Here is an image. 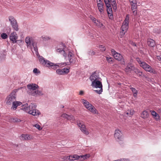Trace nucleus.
Segmentation results:
<instances>
[{
	"label": "nucleus",
	"mask_w": 161,
	"mask_h": 161,
	"mask_svg": "<svg viewBox=\"0 0 161 161\" xmlns=\"http://www.w3.org/2000/svg\"><path fill=\"white\" fill-rule=\"evenodd\" d=\"M36 107L37 105L34 103H31L29 105L28 104L26 103L23 105L21 109L33 116H38L41 114V113L37 109Z\"/></svg>",
	"instance_id": "obj_1"
},
{
	"label": "nucleus",
	"mask_w": 161,
	"mask_h": 161,
	"mask_svg": "<svg viewBox=\"0 0 161 161\" xmlns=\"http://www.w3.org/2000/svg\"><path fill=\"white\" fill-rule=\"evenodd\" d=\"M39 61L43 65H46L47 67H51L54 70L57 69L59 66L58 64H54V63L51 62L49 60L45 59L42 57H40Z\"/></svg>",
	"instance_id": "obj_2"
},
{
	"label": "nucleus",
	"mask_w": 161,
	"mask_h": 161,
	"mask_svg": "<svg viewBox=\"0 0 161 161\" xmlns=\"http://www.w3.org/2000/svg\"><path fill=\"white\" fill-rule=\"evenodd\" d=\"M137 60L140 66L146 71L154 74L156 73L155 70L145 62L142 61L139 58H137Z\"/></svg>",
	"instance_id": "obj_3"
},
{
	"label": "nucleus",
	"mask_w": 161,
	"mask_h": 161,
	"mask_svg": "<svg viewBox=\"0 0 161 161\" xmlns=\"http://www.w3.org/2000/svg\"><path fill=\"white\" fill-rule=\"evenodd\" d=\"M92 86L96 88H99L100 89L94 90V91L98 94H101L103 92V86L100 80H98L93 82H92Z\"/></svg>",
	"instance_id": "obj_4"
},
{
	"label": "nucleus",
	"mask_w": 161,
	"mask_h": 161,
	"mask_svg": "<svg viewBox=\"0 0 161 161\" xmlns=\"http://www.w3.org/2000/svg\"><path fill=\"white\" fill-rule=\"evenodd\" d=\"M16 92L14 90L13 91L10 95L7 97L6 99V103L7 104L10 105L13 103V102H15L16 98Z\"/></svg>",
	"instance_id": "obj_5"
},
{
	"label": "nucleus",
	"mask_w": 161,
	"mask_h": 161,
	"mask_svg": "<svg viewBox=\"0 0 161 161\" xmlns=\"http://www.w3.org/2000/svg\"><path fill=\"white\" fill-rule=\"evenodd\" d=\"M129 22V15L128 14L126 15L125 19L121 27V30L127 32L128 28Z\"/></svg>",
	"instance_id": "obj_6"
},
{
	"label": "nucleus",
	"mask_w": 161,
	"mask_h": 161,
	"mask_svg": "<svg viewBox=\"0 0 161 161\" xmlns=\"http://www.w3.org/2000/svg\"><path fill=\"white\" fill-rule=\"evenodd\" d=\"M65 47L66 46L64 44L62 43L59 45V47L56 49L57 52L60 53H63V55L65 58H67V53L64 50Z\"/></svg>",
	"instance_id": "obj_7"
},
{
	"label": "nucleus",
	"mask_w": 161,
	"mask_h": 161,
	"mask_svg": "<svg viewBox=\"0 0 161 161\" xmlns=\"http://www.w3.org/2000/svg\"><path fill=\"white\" fill-rule=\"evenodd\" d=\"M27 87L28 89L27 91L28 94L31 95L32 92H35V90L38 87V86L36 84H32L28 85Z\"/></svg>",
	"instance_id": "obj_8"
},
{
	"label": "nucleus",
	"mask_w": 161,
	"mask_h": 161,
	"mask_svg": "<svg viewBox=\"0 0 161 161\" xmlns=\"http://www.w3.org/2000/svg\"><path fill=\"white\" fill-rule=\"evenodd\" d=\"M114 136L117 141H122L123 140V134L121 131L119 130H115Z\"/></svg>",
	"instance_id": "obj_9"
},
{
	"label": "nucleus",
	"mask_w": 161,
	"mask_h": 161,
	"mask_svg": "<svg viewBox=\"0 0 161 161\" xmlns=\"http://www.w3.org/2000/svg\"><path fill=\"white\" fill-rule=\"evenodd\" d=\"M107 8V11L108 16L110 19L113 20L114 19L113 14V11L112 7L110 3L106 4H105Z\"/></svg>",
	"instance_id": "obj_10"
},
{
	"label": "nucleus",
	"mask_w": 161,
	"mask_h": 161,
	"mask_svg": "<svg viewBox=\"0 0 161 161\" xmlns=\"http://www.w3.org/2000/svg\"><path fill=\"white\" fill-rule=\"evenodd\" d=\"M77 125L80 128L81 130L86 135H88L89 132L86 128L85 125L82 123V121H80L77 122Z\"/></svg>",
	"instance_id": "obj_11"
},
{
	"label": "nucleus",
	"mask_w": 161,
	"mask_h": 161,
	"mask_svg": "<svg viewBox=\"0 0 161 161\" xmlns=\"http://www.w3.org/2000/svg\"><path fill=\"white\" fill-rule=\"evenodd\" d=\"M89 79L92 82L101 79L98 74L96 71L94 72L90 76Z\"/></svg>",
	"instance_id": "obj_12"
},
{
	"label": "nucleus",
	"mask_w": 161,
	"mask_h": 161,
	"mask_svg": "<svg viewBox=\"0 0 161 161\" xmlns=\"http://www.w3.org/2000/svg\"><path fill=\"white\" fill-rule=\"evenodd\" d=\"M111 52L114 58L115 59L119 60L122 59L123 56L120 54L117 53L114 49H112Z\"/></svg>",
	"instance_id": "obj_13"
},
{
	"label": "nucleus",
	"mask_w": 161,
	"mask_h": 161,
	"mask_svg": "<svg viewBox=\"0 0 161 161\" xmlns=\"http://www.w3.org/2000/svg\"><path fill=\"white\" fill-rule=\"evenodd\" d=\"M69 72V69L64 68L63 69H58L56 70V73L58 75H64Z\"/></svg>",
	"instance_id": "obj_14"
},
{
	"label": "nucleus",
	"mask_w": 161,
	"mask_h": 161,
	"mask_svg": "<svg viewBox=\"0 0 161 161\" xmlns=\"http://www.w3.org/2000/svg\"><path fill=\"white\" fill-rule=\"evenodd\" d=\"M9 38L10 40L13 42L14 43H16L17 42H21V41L20 40H16L18 38V36L16 32L12 33L10 36Z\"/></svg>",
	"instance_id": "obj_15"
},
{
	"label": "nucleus",
	"mask_w": 161,
	"mask_h": 161,
	"mask_svg": "<svg viewBox=\"0 0 161 161\" xmlns=\"http://www.w3.org/2000/svg\"><path fill=\"white\" fill-rule=\"evenodd\" d=\"M135 68V67L132 64L128 63L125 69V71L126 73H130L132 70H134Z\"/></svg>",
	"instance_id": "obj_16"
},
{
	"label": "nucleus",
	"mask_w": 161,
	"mask_h": 161,
	"mask_svg": "<svg viewBox=\"0 0 161 161\" xmlns=\"http://www.w3.org/2000/svg\"><path fill=\"white\" fill-rule=\"evenodd\" d=\"M97 7L98 9L101 14H103L104 13V4L103 2L97 3Z\"/></svg>",
	"instance_id": "obj_17"
},
{
	"label": "nucleus",
	"mask_w": 161,
	"mask_h": 161,
	"mask_svg": "<svg viewBox=\"0 0 161 161\" xmlns=\"http://www.w3.org/2000/svg\"><path fill=\"white\" fill-rule=\"evenodd\" d=\"M150 112L151 113L153 118L154 119L158 121L160 119V116L159 114L155 111L153 110H150Z\"/></svg>",
	"instance_id": "obj_18"
},
{
	"label": "nucleus",
	"mask_w": 161,
	"mask_h": 161,
	"mask_svg": "<svg viewBox=\"0 0 161 161\" xmlns=\"http://www.w3.org/2000/svg\"><path fill=\"white\" fill-rule=\"evenodd\" d=\"M32 45L33 47L34 51L35 52L36 54L37 57H38L39 59H40V57H42L39 55V53L38 52V49L37 47V43L35 42H32Z\"/></svg>",
	"instance_id": "obj_19"
},
{
	"label": "nucleus",
	"mask_w": 161,
	"mask_h": 161,
	"mask_svg": "<svg viewBox=\"0 0 161 161\" xmlns=\"http://www.w3.org/2000/svg\"><path fill=\"white\" fill-rule=\"evenodd\" d=\"M62 117L67 119L68 120H69L71 121H74V116L71 115H69L64 113L62 114Z\"/></svg>",
	"instance_id": "obj_20"
},
{
	"label": "nucleus",
	"mask_w": 161,
	"mask_h": 161,
	"mask_svg": "<svg viewBox=\"0 0 161 161\" xmlns=\"http://www.w3.org/2000/svg\"><path fill=\"white\" fill-rule=\"evenodd\" d=\"M147 44L149 46L151 47H154L156 45L155 41L151 38H149L147 39Z\"/></svg>",
	"instance_id": "obj_21"
},
{
	"label": "nucleus",
	"mask_w": 161,
	"mask_h": 161,
	"mask_svg": "<svg viewBox=\"0 0 161 161\" xmlns=\"http://www.w3.org/2000/svg\"><path fill=\"white\" fill-rule=\"evenodd\" d=\"M81 102L87 109H88L89 108V107H90V106H91L92 105L90 103L84 99H82Z\"/></svg>",
	"instance_id": "obj_22"
},
{
	"label": "nucleus",
	"mask_w": 161,
	"mask_h": 161,
	"mask_svg": "<svg viewBox=\"0 0 161 161\" xmlns=\"http://www.w3.org/2000/svg\"><path fill=\"white\" fill-rule=\"evenodd\" d=\"M22 103L19 101H15L12 103V106L11 107L12 109L14 110H15L18 106L20 105Z\"/></svg>",
	"instance_id": "obj_23"
},
{
	"label": "nucleus",
	"mask_w": 161,
	"mask_h": 161,
	"mask_svg": "<svg viewBox=\"0 0 161 161\" xmlns=\"http://www.w3.org/2000/svg\"><path fill=\"white\" fill-rule=\"evenodd\" d=\"M134 72L140 77H142L143 76H144L142 72L141 71L140 69H138L135 68L134 70Z\"/></svg>",
	"instance_id": "obj_24"
},
{
	"label": "nucleus",
	"mask_w": 161,
	"mask_h": 161,
	"mask_svg": "<svg viewBox=\"0 0 161 161\" xmlns=\"http://www.w3.org/2000/svg\"><path fill=\"white\" fill-rule=\"evenodd\" d=\"M43 95V93L41 91L37 90L35 92H33L31 94V96L36 97L37 96H41Z\"/></svg>",
	"instance_id": "obj_25"
},
{
	"label": "nucleus",
	"mask_w": 161,
	"mask_h": 161,
	"mask_svg": "<svg viewBox=\"0 0 161 161\" xmlns=\"http://www.w3.org/2000/svg\"><path fill=\"white\" fill-rule=\"evenodd\" d=\"M80 159V157L77 155L75 154L72 156H70L69 157V159L70 161H73L76 159Z\"/></svg>",
	"instance_id": "obj_26"
},
{
	"label": "nucleus",
	"mask_w": 161,
	"mask_h": 161,
	"mask_svg": "<svg viewBox=\"0 0 161 161\" xmlns=\"http://www.w3.org/2000/svg\"><path fill=\"white\" fill-rule=\"evenodd\" d=\"M89 108L88 109H87L90 111L92 112V113L93 114H97V110L94 107V106H93L92 105L91 106H90V107H89Z\"/></svg>",
	"instance_id": "obj_27"
},
{
	"label": "nucleus",
	"mask_w": 161,
	"mask_h": 161,
	"mask_svg": "<svg viewBox=\"0 0 161 161\" xmlns=\"http://www.w3.org/2000/svg\"><path fill=\"white\" fill-rule=\"evenodd\" d=\"M74 54L71 52H69L68 54V57L69 61V63H71L73 62V59Z\"/></svg>",
	"instance_id": "obj_28"
},
{
	"label": "nucleus",
	"mask_w": 161,
	"mask_h": 161,
	"mask_svg": "<svg viewBox=\"0 0 161 161\" xmlns=\"http://www.w3.org/2000/svg\"><path fill=\"white\" fill-rule=\"evenodd\" d=\"M149 116V115L148 112L146 110L143 111L141 114L142 117L144 119H146L148 118Z\"/></svg>",
	"instance_id": "obj_29"
},
{
	"label": "nucleus",
	"mask_w": 161,
	"mask_h": 161,
	"mask_svg": "<svg viewBox=\"0 0 161 161\" xmlns=\"http://www.w3.org/2000/svg\"><path fill=\"white\" fill-rule=\"evenodd\" d=\"M109 1L110 3H111L113 9L114 10H116L117 8V7L116 0H109Z\"/></svg>",
	"instance_id": "obj_30"
},
{
	"label": "nucleus",
	"mask_w": 161,
	"mask_h": 161,
	"mask_svg": "<svg viewBox=\"0 0 161 161\" xmlns=\"http://www.w3.org/2000/svg\"><path fill=\"white\" fill-rule=\"evenodd\" d=\"M20 139L22 140H29L30 139V136L27 134H23L20 136Z\"/></svg>",
	"instance_id": "obj_31"
},
{
	"label": "nucleus",
	"mask_w": 161,
	"mask_h": 161,
	"mask_svg": "<svg viewBox=\"0 0 161 161\" xmlns=\"http://www.w3.org/2000/svg\"><path fill=\"white\" fill-rule=\"evenodd\" d=\"M32 38L29 37H26L25 41L26 43L27 44V46L30 45L31 44H32V42H31V40Z\"/></svg>",
	"instance_id": "obj_32"
},
{
	"label": "nucleus",
	"mask_w": 161,
	"mask_h": 161,
	"mask_svg": "<svg viewBox=\"0 0 161 161\" xmlns=\"http://www.w3.org/2000/svg\"><path fill=\"white\" fill-rule=\"evenodd\" d=\"M21 121V120L17 118H12L9 119V122H19Z\"/></svg>",
	"instance_id": "obj_33"
},
{
	"label": "nucleus",
	"mask_w": 161,
	"mask_h": 161,
	"mask_svg": "<svg viewBox=\"0 0 161 161\" xmlns=\"http://www.w3.org/2000/svg\"><path fill=\"white\" fill-rule=\"evenodd\" d=\"M9 20L10 22L11 25L17 22L16 20L12 16H10L9 17Z\"/></svg>",
	"instance_id": "obj_34"
},
{
	"label": "nucleus",
	"mask_w": 161,
	"mask_h": 161,
	"mask_svg": "<svg viewBox=\"0 0 161 161\" xmlns=\"http://www.w3.org/2000/svg\"><path fill=\"white\" fill-rule=\"evenodd\" d=\"M12 26L13 29L16 31H18L19 30L18 25L17 22L11 25Z\"/></svg>",
	"instance_id": "obj_35"
},
{
	"label": "nucleus",
	"mask_w": 161,
	"mask_h": 161,
	"mask_svg": "<svg viewBox=\"0 0 161 161\" xmlns=\"http://www.w3.org/2000/svg\"><path fill=\"white\" fill-rule=\"evenodd\" d=\"M90 156L89 154H86L84 155L80 156V159L81 160H84L87 158H88Z\"/></svg>",
	"instance_id": "obj_36"
},
{
	"label": "nucleus",
	"mask_w": 161,
	"mask_h": 161,
	"mask_svg": "<svg viewBox=\"0 0 161 161\" xmlns=\"http://www.w3.org/2000/svg\"><path fill=\"white\" fill-rule=\"evenodd\" d=\"M131 9L132 10L137 9L136 2V3H133V4L131 5Z\"/></svg>",
	"instance_id": "obj_37"
},
{
	"label": "nucleus",
	"mask_w": 161,
	"mask_h": 161,
	"mask_svg": "<svg viewBox=\"0 0 161 161\" xmlns=\"http://www.w3.org/2000/svg\"><path fill=\"white\" fill-rule=\"evenodd\" d=\"M106 60L108 63L111 64L113 62L114 59L110 57H107Z\"/></svg>",
	"instance_id": "obj_38"
},
{
	"label": "nucleus",
	"mask_w": 161,
	"mask_h": 161,
	"mask_svg": "<svg viewBox=\"0 0 161 161\" xmlns=\"http://www.w3.org/2000/svg\"><path fill=\"white\" fill-rule=\"evenodd\" d=\"M1 37L3 39H6L8 37V36L6 33H3L1 35Z\"/></svg>",
	"instance_id": "obj_39"
},
{
	"label": "nucleus",
	"mask_w": 161,
	"mask_h": 161,
	"mask_svg": "<svg viewBox=\"0 0 161 161\" xmlns=\"http://www.w3.org/2000/svg\"><path fill=\"white\" fill-rule=\"evenodd\" d=\"M130 89L131 90L133 94L138 92L137 91L135 88L132 87H130Z\"/></svg>",
	"instance_id": "obj_40"
},
{
	"label": "nucleus",
	"mask_w": 161,
	"mask_h": 161,
	"mask_svg": "<svg viewBox=\"0 0 161 161\" xmlns=\"http://www.w3.org/2000/svg\"><path fill=\"white\" fill-rule=\"evenodd\" d=\"M99 48L100 49L102 52L106 50V48L103 45H101L99 46Z\"/></svg>",
	"instance_id": "obj_41"
},
{
	"label": "nucleus",
	"mask_w": 161,
	"mask_h": 161,
	"mask_svg": "<svg viewBox=\"0 0 161 161\" xmlns=\"http://www.w3.org/2000/svg\"><path fill=\"white\" fill-rule=\"evenodd\" d=\"M34 126L38 130H41L42 129V128H41L40 126L38 124L34 125Z\"/></svg>",
	"instance_id": "obj_42"
},
{
	"label": "nucleus",
	"mask_w": 161,
	"mask_h": 161,
	"mask_svg": "<svg viewBox=\"0 0 161 161\" xmlns=\"http://www.w3.org/2000/svg\"><path fill=\"white\" fill-rule=\"evenodd\" d=\"M42 38L43 40L45 41L50 39V38L49 37L47 36H42Z\"/></svg>",
	"instance_id": "obj_43"
},
{
	"label": "nucleus",
	"mask_w": 161,
	"mask_h": 161,
	"mask_svg": "<svg viewBox=\"0 0 161 161\" xmlns=\"http://www.w3.org/2000/svg\"><path fill=\"white\" fill-rule=\"evenodd\" d=\"M90 18L91 19V20L94 23H95V22H96V19L93 17L92 15H90Z\"/></svg>",
	"instance_id": "obj_44"
},
{
	"label": "nucleus",
	"mask_w": 161,
	"mask_h": 161,
	"mask_svg": "<svg viewBox=\"0 0 161 161\" xmlns=\"http://www.w3.org/2000/svg\"><path fill=\"white\" fill-rule=\"evenodd\" d=\"M126 32L124 31H121L120 32V36L121 37H122L125 34Z\"/></svg>",
	"instance_id": "obj_45"
},
{
	"label": "nucleus",
	"mask_w": 161,
	"mask_h": 161,
	"mask_svg": "<svg viewBox=\"0 0 161 161\" xmlns=\"http://www.w3.org/2000/svg\"><path fill=\"white\" fill-rule=\"evenodd\" d=\"M97 22L98 23V25L97 26L99 27H102L103 26V24L100 22L99 21V20H97Z\"/></svg>",
	"instance_id": "obj_46"
},
{
	"label": "nucleus",
	"mask_w": 161,
	"mask_h": 161,
	"mask_svg": "<svg viewBox=\"0 0 161 161\" xmlns=\"http://www.w3.org/2000/svg\"><path fill=\"white\" fill-rule=\"evenodd\" d=\"M132 11L133 14L134 16H136L137 14V9H135Z\"/></svg>",
	"instance_id": "obj_47"
},
{
	"label": "nucleus",
	"mask_w": 161,
	"mask_h": 161,
	"mask_svg": "<svg viewBox=\"0 0 161 161\" xmlns=\"http://www.w3.org/2000/svg\"><path fill=\"white\" fill-rule=\"evenodd\" d=\"M119 61H121L120 63L121 64L124 65H125V62L124 59L123 57V58H122V60H119Z\"/></svg>",
	"instance_id": "obj_48"
},
{
	"label": "nucleus",
	"mask_w": 161,
	"mask_h": 161,
	"mask_svg": "<svg viewBox=\"0 0 161 161\" xmlns=\"http://www.w3.org/2000/svg\"><path fill=\"white\" fill-rule=\"evenodd\" d=\"M130 114V116H131L134 114V111L133 110H131L130 111H129Z\"/></svg>",
	"instance_id": "obj_49"
},
{
	"label": "nucleus",
	"mask_w": 161,
	"mask_h": 161,
	"mask_svg": "<svg viewBox=\"0 0 161 161\" xmlns=\"http://www.w3.org/2000/svg\"><path fill=\"white\" fill-rule=\"evenodd\" d=\"M105 4H106L110 3L109 0H104Z\"/></svg>",
	"instance_id": "obj_50"
},
{
	"label": "nucleus",
	"mask_w": 161,
	"mask_h": 161,
	"mask_svg": "<svg viewBox=\"0 0 161 161\" xmlns=\"http://www.w3.org/2000/svg\"><path fill=\"white\" fill-rule=\"evenodd\" d=\"M89 54L91 55H93L95 54V52L93 51H92V52H90Z\"/></svg>",
	"instance_id": "obj_51"
},
{
	"label": "nucleus",
	"mask_w": 161,
	"mask_h": 161,
	"mask_svg": "<svg viewBox=\"0 0 161 161\" xmlns=\"http://www.w3.org/2000/svg\"><path fill=\"white\" fill-rule=\"evenodd\" d=\"M130 2L132 3H135L136 2V0H129Z\"/></svg>",
	"instance_id": "obj_52"
},
{
	"label": "nucleus",
	"mask_w": 161,
	"mask_h": 161,
	"mask_svg": "<svg viewBox=\"0 0 161 161\" xmlns=\"http://www.w3.org/2000/svg\"><path fill=\"white\" fill-rule=\"evenodd\" d=\"M38 69L36 68H35L33 70V72L35 73H38Z\"/></svg>",
	"instance_id": "obj_53"
},
{
	"label": "nucleus",
	"mask_w": 161,
	"mask_h": 161,
	"mask_svg": "<svg viewBox=\"0 0 161 161\" xmlns=\"http://www.w3.org/2000/svg\"><path fill=\"white\" fill-rule=\"evenodd\" d=\"M84 94V92L83 91L81 90L79 94L80 95H82Z\"/></svg>",
	"instance_id": "obj_54"
},
{
	"label": "nucleus",
	"mask_w": 161,
	"mask_h": 161,
	"mask_svg": "<svg viewBox=\"0 0 161 161\" xmlns=\"http://www.w3.org/2000/svg\"><path fill=\"white\" fill-rule=\"evenodd\" d=\"M157 58L159 60L161 61V55L157 56Z\"/></svg>",
	"instance_id": "obj_55"
},
{
	"label": "nucleus",
	"mask_w": 161,
	"mask_h": 161,
	"mask_svg": "<svg viewBox=\"0 0 161 161\" xmlns=\"http://www.w3.org/2000/svg\"><path fill=\"white\" fill-rule=\"evenodd\" d=\"M131 44L134 46H136V44L133 42H131L130 43Z\"/></svg>",
	"instance_id": "obj_56"
},
{
	"label": "nucleus",
	"mask_w": 161,
	"mask_h": 161,
	"mask_svg": "<svg viewBox=\"0 0 161 161\" xmlns=\"http://www.w3.org/2000/svg\"><path fill=\"white\" fill-rule=\"evenodd\" d=\"M158 111L159 113H161V108H158Z\"/></svg>",
	"instance_id": "obj_57"
},
{
	"label": "nucleus",
	"mask_w": 161,
	"mask_h": 161,
	"mask_svg": "<svg viewBox=\"0 0 161 161\" xmlns=\"http://www.w3.org/2000/svg\"><path fill=\"white\" fill-rule=\"evenodd\" d=\"M137 92L135 93H134L133 94V95L134 97H136V96H137Z\"/></svg>",
	"instance_id": "obj_58"
},
{
	"label": "nucleus",
	"mask_w": 161,
	"mask_h": 161,
	"mask_svg": "<svg viewBox=\"0 0 161 161\" xmlns=\"http://www.w3.org/2000/svg\"><path fill=\"white\" fill-rule=\"evenodd\" d=\"M69 65V64H66V63H63V64L61 65Z\"/></svg>",
	"instance_id": "obj_59"
},
{
	"label": "nucleus",
	"mask_w": 161,
	"mask_h": 161,
	"mask_svg": "<svg viewBox=\"0 0 161 161\" xmlns=\"http://www.w3.org/2000/svg\"><path fill=\"white\" fill-rule=\"evenodd\" d=\"M97 20H96V22H95V23H94L95 24V25L97 26L98 25V23L97 22Z\"/></svg>",
	"instance_id": "obj_60"
},
{
	"label": "nucleus",
	"mask_w": 161,
	"mask_h": 161,
	"mask_svg": "<svg viewBox=\"0 0 161 161\" xmlns=\"http://www.w3.org/2000/svg\"><path fill=\"white\" fill-rule=\"evenodd\" d=\"M97 2L98 3H99V2H102L101 1V0H97Z\"/></svg>",
	"instance_id": "obj_61"
},
{
	"label": "nucleus",
	"mask_w": 161,
	"mask_h": 161,
	"mask_svg": "<svg viewBox=\"0 0 161 161\" xmlns=\"http://www.w3.org/2000/svg\"><path fill=\"white\" fill-rule=\"evenodd\" d=\"M126 114H130L129 112V111H128V112H127V113H126Z\"/></svg>",
	"instance_id": "obj_62"
},
{
	"label": "nucleus",
	"mask_w": 161,
	"mask_h": 161,
	"mask_svg": "<svg viewBox=\"0 0 161 161\" xmlns=\"http://www.w3.org/2000/svg\"><path fill=\"white\" fill-rule=\"evenodd\" d=\"M64 106H62V108H64Z\"/></svg>",
	"instance_id": "obj_63"
}]
</instances>
